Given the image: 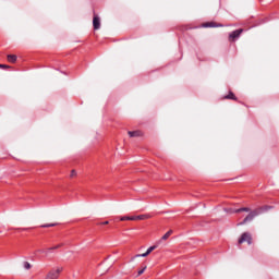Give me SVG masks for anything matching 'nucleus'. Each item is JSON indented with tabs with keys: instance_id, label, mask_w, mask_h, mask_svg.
<instances>
[{
	"instance_id": "13",
	"label": "nucleus",
	"mask_w": 279,
	"mask_h": 279,
	"mask_svg": "<svg viewBox=\"0 0 279 279\" xmlns=\"http://www.w3.org/2000/svg\"><path fill=\"white\" fill-rule=\"evenodd\" d=\"M171 234H173V230H169L166 234H163L161 241H167Z\"/></svg>"
},
{
	"instance_id": "14",
	"label": "nucleus",
	"mask_w": 279,
	"mask_h": 279,
	"mask_svg": "<svg viewBox=\"0 0 279 279\" xmlns=\"http://www.w3.org/2000/svg\"><path fill=\"white\" fill-rule=\"evenodd\" d=\"M145 219H149V216H148V215H140V216H136V221H137V220H145Z\"/></svg>"
},
{
	"instance_id": "17",
	"label": "nucleus",
	"mask_w": 279,
	"mask_h": 279,
	"mask_svg": "<svg viewBox=\"0 0 279 279\" xmlns=\"http://www.w3.org/2000/svg\"><path fill=\"white\" fill-rule=\"evenodd\" d=\"M56 226V223H46L43 225L41 228H53Z\"/></svg>"
},
{
	"instance_id": "20",
	"label": "nucleus",
	"mask_w": 279,
	"mask_h": 279,
	"mask_svg": "<svg viewBox=\"0 0 279 279\" xmlns=\"http://www.w3.org/2000/svg\"><path fill=\"white\" fill-rule=\"evenodd\" d=\"M129 221H136V216H129Z\"/></svg>"
},
{
	"instance_id": "9",
	"label": "nucleus",
	"mask_w": 279,
	"mask_h": 279,
	"mask_svg": "<svg viewBox=\"0 0 279 279\" xmlns=\"http://www.w3.org/2000/svg\"><path fill=\"white\" fill-rule=\"evenodd\" d=\"M223 99H231V100H233V101H236L238 98H236V96L234 95V93L229 92L228 95L223 96Z\"/></svg>"
},
{
	"instance_id": "19",
	"label": "nucleus",
	"mask_w": 279,
	"mask_h": 279,
	"mask_svg": "<svg viewBox=\"0 0 279 279\" xmlns=\"http://www.w3.org/2000/svg\"><path fill=\"white\" fill-rule=\"evenodd\" d=\"M120 221H130V216L120 217Z\"/></svg>"
},
{
	"instance_id": "12",
	"label": "nucleus",
	"mask_w": 279,
	"mask_h": 279,
	"mask_svg": "<svg viewBox=\"0 0 279 279\" xmlns=\"http://www.w3.org/2000/svg\"><path fill=\"white\" fill-rule=\"evenodd\" d=\"M147 256H149V255L147 254V252H145L143 254L135 255L134 257L131 258V260H134L135 258H145Z\"/></svg>"
},
{
	"instance_id": "5",
	"label": "nucleus",
	"mask_w": 279,
	"mask_h": 279,
	"mask_svg": "<svg viewBox=\"0 0 279 279\" xmlns=\"http://www.w3.org/2000/svg\"><path fill=\"white\" fill-rule=\"evenodd\" d=\"M93 27H94V29H100L101 28V20L99 19L98 15H94Z\"/></svg>"
},
{
	"instance_id": "21",
	"label": "nucleus",
	"mask_w": 279,
	"mask_h": 279,
	"mask_svg": "<svg viewBox=\"0 0 279 279\" xmlns=\"http://www.w3.org/2000/svg\"><path fill=\"white\" fill-rule=\"evenodd\" d=\"M74 175H77V172L75 170L71 171V178H74Z\"/></svg>"
},
{
	"instance_id": "4",
	"label": "nucleus",
	"mask_w": 279,
	"mask_h": 279,
	"mask_svg": "<svg viewBox=\"0 0 279 279\" xmlns=\"http://www.w3.org/2000/svg\"><path fill=\"white\" fill-rule=\"evenodd\" d=\"M243 32L242 28L235 29L229 34V40H236V38H240L241 33Z\"/></svg>"
},
{
	"instance_id": "3",
	"label": "nucleus",
	"mask_w": 279,
	"mask_h": 279,
	"mask_svg": "<svg viewBox=\"0 0 279 279\" xmlns=\"http://www.w3.org/2000/svg\"><path fill=\"white\" fill-rule=\"evenodd\" d=\"M62 271V268H57L56 270H50L46 279H58L60 277V272Z\"/></svg>"
},
{
	"instance_id": "16",
	"label": "nucleus",
	"mask_w": 279,
	"mask_h": 279,
	"mask_svg": "<svg viewBox=\"0 0 279 279\" xmlns=\"http://www.w3.org/2000/svg\"><path fill=\"white\" fill-rule=\"evenodd\" d=\"M158 247V245H153V246H150V247H148L147 248V251H146V254H150V252H154V250H156Z\"/></svg>"
},
{
	"instance_id": "10",
	"label": "nucleus",
	"mask_w": 279,
	"mask_h": 279,
	"mask_svg": "<svg viewBox=\"0 0 279 279\" xmlns=\"http://www.w3.org/2000/svg\"><path fill=\"white\" fill-rule=\"evenodd\" d=\"M129 136L131 138H136V137L141 136V131H129Z\"/></svg>"
},
{
	"instance_id": "6",
	"label": "nucleus",
	"mask_w": 279,
	"mask_h": 279,
	"mask_svg": "<svg viewBox=\"0 0 279 279\" xmlns=\"http://www.w3.org/2000/svg\"><path fill=\"white\" fill-rule=\"evenodd\" d=\"M203 27H223L222 24H215V22H207L203 24Z\"/></svg>"
},
{
	"instance_id": "8",
	"label": "nucleus",
	"mask_w": 279,
	"mask_h": 279,
	"mask_svg": "<svg viewBox=\"0 0 279 279\" xmlns=\"http://www.w3.org/2000/svg\"><path fill=\"white\" fill-rule=\"evenodd\" d=\"M232 213L239 214V213H250V207H241L238 209H233Z\"/></svg>"
},
{
	"instance_id": "2",
	"label": "nucleus",
	"mask_w": 279,
	"mask_h": 279,
	"mask_svg": "<svg viewBox=\"0 0 279 279\" xmlns=\"http://www.w3.org/2000/svg\"><path fill=\"white\" fill-rule=\"evenodd\" d=\"M245 241H246V243L248 244V245H252V234L250 233V232H244V233H242V235H241V238L239 239V241H238V243H245Z\"/></svg>"
},
{
	"instance_id": "18",
	"label": "nucleus",
	"mask_w": 279,
	"mask_h": 279,
	"mask_svg": "<svg viewBox=\"0 0 279 279\" xmlns=\"http://www.w3.org/2000/svg\"><path fill=\"white\" fill-rule=\"evenodd\" d=\"M145 269H147V266H144L143 269L138 270L137 276H143V274H145Z\"/></svg>"
},
{
	"instance_id": "11",
	"label": "nucleus",
	"mask_w": 279,
	"mask_h": 279,
	"mask_svg": "<svg viewBox=\"0 0 279 279\" xmlns=\"http://www.w3.org/2000/svg\"><path fill=\"white\" fill-rule=\"evenodd\" d=\"M7 58H8V61L12 62V63L16 62V60H17L16 54H8Z\"/></svg>"
},
{
	"instance_id": "23",
	"label": "nucleus",
	"mask_w": 279,
	"mask_h": 279,
	"mask_svg": "<svg viewBox=\"0 0 279 279\" xmlns=\"http://www.w3.org/2000/svg\"><path fill=\"white\" fill-rule=\"evenodd\" d=\"M110 222L109 221H105V222H101V226H108Z\"/></svg>"
},
{
	"instance_id": "1",
	"label": "nucleus",
	"mask_w": 279,
	"mask_h": 279,
	"mask_svg": "<svg viewBox=\"0 0 279 279\" xmlns=\"http://www.w3.org/2000/svg\"><path fill=\"white\" fill-rule=\"evenodd\" d=\"M267 210H271V206H263L257 209L252 210L244 219L239 223V226H245V223H250V221H254L255 217L258 215H263V213H267Z\"/></svg>"
},
{
	"instance_id": "15",
	"label": "nucleus",
	"mask_w": 279,
	"mask_h": 279,
	"mask_svg": "<svg viewBox=\"0 0 279 279\" xmlns=\"http://www.w3.org/2000/svg\"><path fill=\"white\" fill-rule=\"evenodd\" d=\"M23 267H24V269L29 270V269H32V264H29V262H24Z\"/></svg>"
},
{
	"instance_id": "7",
	"label": "nucleus",
	"mask_w": 279,
	"mask_h": 279,
	"mask_svg": "<svg viewBox=\"0 0 279 279\" xmlns=\"http://www.w3.org/2000/svg\"><path fill=\"white\" fill-rule=\"evenodd\" d=\"M63 244H58V245H54L52 247H49L47 248V251L43 250L41 253L43 254H49L52 250H59V247H62Z\"/></svg>"
},
{
	"instance_id": "22",
	"label": "nucleus",
	"mask_w": 279,
	"mask_h": 279,
	"mask_svg": "<svg viewBox=\"0 0 279 279\" xmlns=\"http://www.w3.org/2000/svg\"><path fill=\"white\" fill-rule=\"evenodd\" d=\"M0 69H10V66L5 64H0Z\"/></svg>"
}]
</instances>
